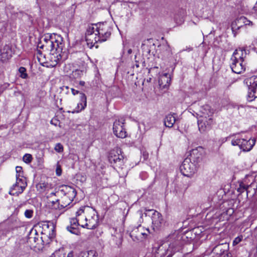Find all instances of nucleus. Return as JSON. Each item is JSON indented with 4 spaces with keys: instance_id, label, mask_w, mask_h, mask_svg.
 I'll use <instances>...</instances> for the list:
<instances>
[{
    "instance_id": "f257e3e1",
    "label": "nucleus",
    "mask_w": 257,
    "mask_h": 257,
    "mask_svg": "<svg viewBox=\"0 0 257 257\" xmlns=\"http://www.w3.org/2000/svg\"><path fill=\"white\" fill-rule=\"evenodd\" d=\"M38 47L51 53L50 60L52 65H56L61 61L68 58L69 52L65 47L63 38L56 34H46L43 36Z\"/></svg>"
},
{
    "instance_id": "f03ea898",
    "label": "nucleus",
    "mask_w": 257,
    "mask_h": 257,
    "mask_svg": "<svg viewBox=\"0 0 257 257\" xmlns=\"http://www.w3.org/2000/svg\"><path fill=\"white\" fill-rule=\"evenodd\" d=\"M214 110L208 105L201 107L197 114L198 129L201 133L209 131L213 122V115Z\"/></svg>"
},
{
    "instance_id": "7ed1b4c3",
    "label": "nucleus",
    "mask_w": 257,
    "mask_h": 257,
    "mask_svg": "<svg viewBox=\"0 0 257 257\" xmlns=\"http://www.w3.org/2000/svg\"><path fill=\"white\" fill-rule=\"evenodd\" d=\"M246 55L244 49H236L232 55L230 59V68L235 73L240 74L245 69L244 63V57Z\"/></svg>"
},
{
    "instance_id": "20e7f679",
    "label": "nucleus",
    "mask_w": 257,
    "mask_h": 257,
    "mask_svg": "<svg viewBox=\"0 0 257 257\" xmlns=\"http://www.w3.org/2000/svg\"><path fill=\"white\" fill-rule=\"evenodd\" d=\"M85 214V228L89 229L95 228L98 225V216L96 210L92 207L85 206L83 213Z\"/></svg>"
},
{
    "instance_id": "39448f33",
    "label": "nucleus",
    "mask_w": 257,
    "mask_h": 257,
    "mask_svg": "<svg viewBox=\"0 0 257 257\" xmlns=\"http://www.w3.org/2000/svg\"><path fill=\"white\" fill-rule=\"evenodd\" d=\"M92 25L94 26V29L98 36V40H100V42L106 41L110 36L112 28L108 23H99Z\"/></svg>"
},
{
    "instance_id": "423d86ee",
    "label": "nucleus",
    "mask_w": 257,
    "mask_h": 257,
    "mask_svg": "<svg viewBox=\"0 0 257 257\" xmlns=\"http://www.w3.org/2000/svg\"><path fill=\"white\" fill-rule=\"evenodd\" d=\"M167 241L169 242V247L167 249V253L171 252L167 257H171L175 252L179 251L180 248V241L179 236L174 233L169 235L167 238Z\"/></svg>"
},
{
    "instance_id": "0eeeda50",
    "label": "nucleus",
    "mask_w": 257,
    "mask_h": 257,
    "mask_svg": "<svg viewBox=\"0 0 257 257\" xmlns=\"http://www.w3.org/2000/svg\"><path fill=\"white\" fill-rule=\"evenodd\" d=\"M180 169L183 175L191 177L196 172L197 167L196 164L191 162L190 159L186 158L183 162Z\"/></svg>"
},
{
    "instance_id": "6e6552de",
    "label": "nucleus",
    "mask_w": 257,
    "mask_h": 257,
    "mask_svg": "<svg viewBox=\"0 0 257 257\" xmlns=\"http://www.w3.org/2000/svg\"><path fill=\"white\" fill-rule=\"evenodd\" d=\"M98 36L94 29V26L92 25L88 26L85 34V40L89 48L95 46L97 42H100V40H98Z\"/></svg>"
},
{
    "instance_id": "1a4fd4ad",
    "label": "nucleus",
    "mask_w": 257,
    "mask_h": 257,
    "mask_svg": "<svg viewBox=\"0 0 257 257\" xmlns=\"http://www.w3.org/2000/svg\"><path fill=\"white\" fill-rule=\"evenodd\" d=\"M255 139H236L231 141L233 146H238L243 151H249L255 145Z\"/></svg>"
},
{
    "instance_id": "9d476101",
    "label": "nucleus",
    "mask_w": 257,
    "mask_h": 257,
    "mask_svg": "<svg viewBox=\"0 0 257 257\" xmlns=\"http://www.w3.org/2000/svg\"><path fill=\"white\" fill-rule=\"evenodd\" d=\"M66 193L61 198V206L64 208L68 206L76 196V191L74 188L70 186L66 187Z\"/></svg>"
},
{
    "instance_id": "9b49d317",
    "label": "nucleus",
    "mask_w": 257,
    "mask_h": 257,
    "mask_svg": "<svg viewBox=\"0 0 257 257\" xmlns=\"http://www.w3.org/2000/svg\"><path fill=\"white\" fill-rule=\"evenodd\" d=\"M147 212H152V227L154 230H158L162 226L163 219L161 213L153 209H146L145 215H148Z\"/></svg>"
},
{
    "instance_id": "f8f14e48",
    "label": "nucleus",
    "mask_w": 257,
    "mask_h": 257,
    "mask_svg": "<svg viewBox=\"0 0 257 257\" xmlns=\"http://www.w3.org/2000/svg\"><path fill=\"white\" fill-rule=\"evenodd\" d=\"M124 119L122 117L116 119L113 122V131L114 134L118 138H124L126 135L123 128Z\"/></svg>"
},
{
    "instance_id": "ddd939ff",
    "label": "nucleus",
    "mask_w": 257,
    "mask_h": 257,
    "mask_svg": "<svg viewBox=\"0 0 257 257\" xmlns=\"http://www.w3.org/2000/svg\"><path fill=\"white\" fill-rule=\"evenodd\" d=\"M85 210V206H82L76 212V217L71 218L72 219L73 224L77 223L81 227L85 228L84 225L85 223V214L83 213V211Z\"/></svg>"
},
{
    "instance_id": "4468645a",
    "label": "nucleus",
    "mask_w": 257,
    "mask_h": 257,
    "mask_svg": "<svg viewBox=\"0 0 257 257\" xmlns=\"http://www.w3.org/2000/svg\"><path fill=\"white\" fill-rule=\"evenodd\" d=\"M120 153L121 151L119 150H117L116 151H112L109 157L110 163L115 164L116 166H121L123 164V157Z\"/></svg>"
},
{
    "instance_id": "2eb2a0df",
    "label": "nucleus",
    "mask_w": 257,
    "mask_h": 257,
    "mask_svg": "<svg viewBox=\"0 0 257 257\" xmlns=\"http://www.w3.org/2000/svg\"><path fill=\"white\" fill-rule=\"evenodd\" d=\"M252 25V22L248 20L245 17L241 16L237 18L232 23L231 28L233 31L238 30L245 25Z\"/></svg>"
},
{
    "instance_id": "dca6fc26",
    "label": "nucleus",
    "mask_w": 257,
    "mask_h": 257,
    "mask_svg": "<svg viewBox=\"0 0 257 257\" xmlns=\"http://www.w3.org/2000/svg\"><path fill=\"white\" fill-rule=\"evenodd\" d=\"M13 55L12 48L10 45H5L1 51L0 60L3 63L7 62Z\"/></svg>"
},
{
    "instance_id": "f3484780",
    "label": "nucleus",
    "mask_w": 257,
    "mask_h": 257,
    "mask_svg": "<svg viewBox=\"0 0 257 257\" xmlns=\"http://www.w3.org/2000/svg\"><path fill=\"white\" fill-rule=\"evenodd\" d=\"M27 182L26 179L23 177L19 178L18 177V175L16 176V183L14 184V188L19 187V189H18V192H15L13 194L14 196H18L20 194L23 192L24 190L27 186Z\"/></svg>"
},
{
    "instance_id": "a211bd4d",
    "label": "nucleus",
    "mask_w": 257,
    "mask_h": 257,
    "mask_svg": "<svg viewBox=\"0 0 257 257\" xmlns=\"http://www.w3.org/2000/svg\"><path fill=\"white\" fill-rule=\"evenodd\" d=\"M178 121L176 113H169L167 115L164 119V124L166 127H172L176 122Z\"/></svg>"
},
{
    "instance_id": "6ab92c4d",
    "label": "nucleus",
    "mask_w": 257,
    "mask_h": 257,
    "mask_svg": "<svg viewBox=\"0 0 257 257\" xmlns=\"http://www.w3.org/2000/svg\"><path fill=\"white\" fill-rule=\"evenodd\" d=\"M170 75L167 73L161 75L159 79V85L163 88L168 87L170 85Z\"/></svg>"
},
{
    "instance_id": "aec40b11",
    "label": "nucleus",
    "mask_w": 257,
    "mask_h": 257,
    "mask_svg": "<svg viewBox=\"0 0 257 257\" xmlns=\"http://www.w3.org/2000/svg\"><path fill=\"white\" fill-rule=\"evenodd\" d=\"M202 148L194 149L191 153L190 156L193 161L196 163L200 162L202 159Z\"/></svg>"
},
{
    "instance_id": "412c9836",
    "label": "nucleus",
    "mask_w": 257,
    "mask_h": 257,
    "mask_svg": "<svg viewBox=\"0 0 257 257\" xmlns=\"http://www.w3.org/2000/svg\"><path fill=\"white\" fill-rule=\"evenodd\" d=\"M142 229L143 228L140 227L134 229L130 233V236L134 241H142Z\"/></svg>"
},
{
    "instance_id": "4be33fe9",
    "label": "nucleus",
    "mask_w": 257,
    "mask_h": 257,
    "mask_svg": "<svg viewBox=\"0 0 257 257\" xmlns=\"http://www.w3.org/2000/svg\"><path fill=\"white\" fill-rule=\"evenodd\" d=\"M80 102L77 104V109L76 110L77 112L83 110L86 106V96L83 93H80Z\"/></svg>"
},
{
    "instance_id": "5701e85b",
    "label": "nucleus",
    "mask_w": 257,
    "mask_h": 257,
    "mask_svg": "<svg viewBox=\"0 0 257 257\" xmlns=\"http://www.w3.org/2000/svg\"><path fill=\"white\" fill-rule=\"evenodd\" d=\"M70 225L67 227V230L73 234H78L79 232L78 227L80 225L77 223H75V225L73 224L71 219H70Z\"/></svg>"
},
{
    "instance_id": "b1692460",
    "label": "nucleus",
    "mask_w": 257,
    "mask_h": 257,
    "mask_svg": "<svg viewBox=\"0 0 257 257\" xmlns=\"http://www.w3.org/2000/svg\"><path fill=\"white\" fill-rule=\"evenodd\" d=\"M49 205L52 208L55 209H61L62 208L61 206L60 200L59 199H56L53 200L49 199Z\"/></svg>"
},
{
    "instance_id": "393cba45",
    "label": "nucleus",
    "mask_w": 257,
    "mask_h": 257,
    "mask_svg": "<svg viewBox=\"0 0 257 257\" xmlns=\"http://www.w3.org/2000/svg\"><path fill=\"white\" fill-rule=\"evenodd\" d=\"M250 84L248 86V92L247 94V100L249 101H252L254 98H257V90H251L250 88Z\"/></svg>"
},
{
    "instance_id": "a878e982",
    "label": "nucleus",
    "mask_w": 257,
    "mask_h": 257,
    "mask_svg": "<svg viewBox=\"0 0 257 257\" xmlns=\"http://www.w3.org/2000/svg\"><path fill=\"white\" fill-rule=\"evenodd\" d=\"M66 252L65 249L63 247L60 248L58 250H56L50 257H65Z\"/></svg>"
},
{
    "instance_id": "bb28decb",
    "label": "nucleus",
    "mask_w": 257,
    "mask_h": 257,
    "mask_svg": "<svg viewBox=\"0 0 257 257\" xmlns=\"http://www.w3.org/2000/svg\"><path fill=\"white\" fill-rule=\"evenodd\" d=\"M85 72L83 70L76 69L72 71V76L74 78H81L84 74Z\"/></svg>"
},
{
    "instance_id": "cd10ccee",
    "label": "nucleus",
    "mask_w": 257,
    "mask_h": 257,
    "mask_svg": "<svg viewBox=\"0 0 257 257\" xmlns=\"http://www.w3.org/2000/svg\"><path fill=\"white\" fill-rule=\"evenodd\" d=\"M249 83L250 84V88L251 90H257V76L249 79Z\"/></svg>"
},
{
    "instance_id": "c85d7f7f",
    "label": "nucleus",
    "mask_w": 257,
    "mask_h": 257,
    "mask_svg": "<svg viewBox=\"0 0 257 257\" xmlns=\"http://www.w3.org/2000/svg\"><path fill=\"white\" fill-rule=\"evenodd\" d=\"M32 159V156L30 154H26L23 158V161L27 164L31 163Z\"/></svg>"
},
{
    "instance_id": "c756f323",
    "label": "nucleus",
    "mask_w": 257,
    "mask_h": 257,
    "mask_svg": "<svg viewBox=\"0 0 257 257\" xmlns=\"http://www.w3.org/2000/svg\"><path fill=\"white\" fill-rule=\"evenodd\" d=\"M20 73V77L22 78L25 79L27 77L28 75L26 73V69L25 67H21L19 69Z\"/></svg>"
},
{
    "instance_id": "7c9ffc66",
    "label": "nucleus",
    "mask_w": 257,
    "mask_h": 257,
    "mask_svg": "<svg viewBox=\"0 0 257 257\" xmlns=\"http://www.w3.org/2000/svg\"><path fill=\"white\" fill-rule=\"evenodd\" d=\"M16 176L18 175V177L19 178L23 177V172L22 167L21 166H17L16 167Z\"/></svg>"
},
{
    "instance_id": "2f4dec72",
    "label": "nucleus",
    "mask_w": 257,
    "mask_h": 257,
    "mask_svg": "<svg viewBox=\"0 0 257 257\" xmlns=\"http://www.w3.org/2000/svg\"><path fill=\"white\" fill-rule=\"evenodd\" d=\"M172 55V53L170 47L168 46L166 49V51L165 52V56L167 58H169L171 57Z\"/></svg>"
},
{
    "instance_id": "473e14b6",
    "label": "nucleus",
    "mask_w": 257,
    "mask_h": 257,
    "mask_svg": "<svg viewBox=\"0 0 257 257\" xmlns=\"http://www.w3.org/2000/svg\"><path fill=\"white\" fill-rule=\"evenodd\" d=\"M54 150L58 153H61L63 151V147L60 143H57L55 145Z\"/></svg>"
},
{
    "instance_id": "72a5a7b5",
    "label": "nucleus",
    "mask_w": 257,
    "mask_h": 257,
    "mask_svg": "<svg viewBox=\"0 0 257 257\" xmlns=\"http://www.w3.org/2000/svg\"><path fill=\"white\" fill-rule=\"evenodd\" d=\"M33 214V211L32 210L27 209L25 212V216L28 218L32 217Z\"/></svg>"
},
{
    "instance_id": "f704fd0d",
    "label": "nucleus",
    "mask_w": 257,
    "mask_h": 257,
    "mask_svg": "<svg viewBox=\"0 0 257 257\" xmlns=\"http://www.w3.org/2000/svg\"><path fill=\"white\" fill-rule=\"evenodd\" d=\"M242 239V236H237L233 241L232 244L235 246L238 244Z\"/></svg>"
},
{
    "instance_id": "c9c22d12",
    "label": "nucleus",
    "mask_w": 257,
    "mask_h": 257,
    "mask_svg": "<svg viewBox=\"0 0 257 257\" xmlns=\"http://www.w3.org/2000/svg\"><path fill=\"white\" fill-rule=\"evenodd\" d=\"M86 257H97L96 251L92 250L87 251Z\"/></svg>"
},
{
    "instance_id": "e433bc0d",
    "label": "nucleus",
    "mask_w": 257,
    "mask_h": 257,
    "mask_svg": "<svg viewBox=\"0 0 257 257\" xmlns=\"http://www.w3.org/2000/svg\"><path fill=\"white\" fill-rule=\"evenodd\" d=\"M18 189H19V187H16V188H14V184L13 185V186L11 187V189H10V191L9 192V193L12 195H13V193H14L15 192H17V193H18V190H17Z\"/></svg>"
},
{
    "instance_id": "4c0bfd02",
    "label": "nucleus",
    "mask_w": 257,
    "mask_h": 257,
    "mask_svg": "<svg viewBox=\"0 0 257 257\" xmlns=\"http://www.w3.org/2000/svg\"><path fill=\"white\" fill-rule=\"evenodd\" d=\"M30 240L33 239L34 242H38L39 241V235L37 234V233L36 232L35 233V236L34 237H30L29 238ZM31 241V240H30Z\"/></svg>"
},
{
    "instance_id": "58836bf2",
    "label": "nucleus",
    "mask_w": 257,
    "mask_h": 257,
    "mask_svg": "<svg viewBox=\"0 0 257 257\" xmlns=\"http://www.w3.org/2000/svg\"><path fill=\"white\" fill-rule=\"evenodd\" d=\"M150 233L149 229H146L145 232H143L142 240L146 238L148 234Z\"/></svg>"
},
{
    "instance_id": "ea45409f",
    "label": "nucleus",
    "mask_w": 257,
    "mask_h": 257,
    "mask_svg": "<svg viewBox=\"0 0 257 257\" xmlns=\"http://www.w3.org/2000/svg\"><path fill=\"white\" fill-rule=\"evenodd\" d=\"M56 173L57 176H60L61 175L62 170L60 166H57Z\"/></svg>"
},
{
    "instance_id": "a19ab883",
    "label": "nucleus",
    "mask_w": 257,
    "mask_h": 257,
    "mask_svg": "<svg viewBox=\"0 0 257 257\" xmlns=\"http://www.w3.org/2000/svg\"><path fill=\"white\" fill-rule=\"evenodd\" d=\"M59 194V192H51V193H50L48 196H47V198L50 199L51 198H52L53 196H57L58 194Z\"/></svg>"
},
{
    "instance_id": "79ce46f5",
    "label": "nucleus",
    "mask_w": 257,
    "mask_h": 257,
    "mask_svg": "<svg viewBox=\"0 0 257 257\" xmlns=\"http://www.w3.org/2000/svg\"><path fill=\"white\" fill-rule=\"evenodd\" d=\"M71 90L72 93L74 95H75L79 93V91L78 90H75L73 88H71Z\"/></svg>"
},
{
    "instance_id": "37998d69",
    "label": "nucleus",
    "mask_w": 257,
    "mask_h": 257,
    "mask_svg": "<svg viewBox=\"0 0 257 257\" xmlns=\"http://www.w3.org/2000/svg\"><path fill=\"white\" fill-rule=\"evenodd\" d=\"M61 89L62 90V91H66V93H68V90L69 89V87L67 86H63L62 87H61Z\"/></svg>"
},
{
    "instance_id": "c03bdc74",
    "label": "nucleus",
    "mask_w": 257,
    "mask_h": 257,
    "mask_svg": "<svg viewBox=\"0 0 257 257\" xmlns=\"http://www.w3.org/2000/svg\"><path fill=\"white\" fill-rule=\"evenodd\" d=\"M74 251L73 250L70 251L67 254V257H73Z\"/></svg>"
},
{
    "instance_id": "a18cd8bd",
    "label": "nucleus",
    "mask_w": 257,
    "mask_h": 257,
    "mask_svg": "<svg viewBox=\"0 0 257 257\" xmlns=\"http://www.w3.org/2000/svg\"><path fill=\"white\" fill-rule=\"evenodd\" d=\"M85 82L83 81H80L79 82V86H84L85 85Z\"/></svg>"
},
{
    "instance_id": "49530a36",
    "label": "nucleus",
    "mask_w": 257,
    "mask_h": 257,
    "mask_svg": "<svg viewBox=\"0 0 257 257\" xmlns=\"http://www.w3.org/2000/svg\"><path fill=\"white\" fill-rule=\"evenodd\" d=\"M253 10L255 12V13H257V1H256V2L255 4V5L254 6L253 8Z\"/></svg>"
},
{
    "instance_id": "de8ad7c7",
    "label": "nucleus",
    "mask_w": 257,
    "mask_h": 257,
    "mask_svg": "<svg viewBox=\"0 0 257 257\" xmlns=\"http://www.w3.org/2000/svg\"><path fill=\"white\" fill-rule=\"evenodd\" d=\"M135 66H136V67L138 68L139 67V63L138 62H137L136 61V63L135 64Z\"/></svg>"
},
{
    "instance_id": "09e8293b",
    "label": "nucleus",
    "mask_w": 257,
    "mask_h": 257,
    "mask_svg": "<svg viewBox=\"0 0 257 257\" xmlns=\"http://www.w3.org/2000/svg\"><path fill=\"white\" fill-rule=\"evenodd\" d=\"M132 49H129V50H128V51H127V53H128V54H131V53H132Z\"/></svg>"
},
{
    "instance_id": "8fccbe9b",
    "label": "nucleus",
    "mask_w": 257,
    "mask_h": 257,
    "mask_svg": "<svg viewBox=\"0 0 257 257\" xmlns=\"http://www.w3.org/2000/svg\"><path fill=\"white\" fill-rule=\"evenodd\" d=\"M40 239H41V241H42V242H44V240H43V236H41V237H40Z\"/></svg>"
},
{
    "instance_id": "3c124183",
    "label": "nucleus",
    "mask_w": 257,
    "mask_h": 257,
    "mask_svg": "<svg viewBox=\"0 0 257 257\" xmlns=\"http://www.w3.org/2000/svg\"><path fill=\"white\" fill-rule=\"evenodd\" d=\"M140 215H141V216H142V215H143V214H142V211H140Z\"/></svg>"
},
{
    "instance_id": "603ef678",
    "label": "nucleus",
    "mask_w": 257,
    "mask_h": 257,
    "mask_svg": "<svg viewBox=\"0 0 257 257\" xmlns=\"http://www.w3.org/2000/svg\"><path fill=\"white\" fill-rule=\"evenodd\" d=\"M115 1H116V2H118V1H119V0H115Z\"/></svg>"
}]
</instances>
